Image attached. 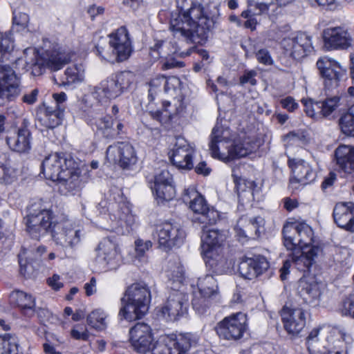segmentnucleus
<instances>
[{
    "instance_id": "f257e3e1",
    "label": "nucleus",
    "mask_w": 354,
    "mask_h": 354,
    "mask_svg": "<svg viewBox=\"0 0 354 354\" xmlns=\"http://www.w3.org/2000/svg\"><path fill=\"white\" fill-rule=\"evenodd\" d=\"M218 3H213L214 10L210 16L200 4H193L182 14L172 15L170 29L174 36L188 42H196V37L207 39L209 32L214 28V17L219 15Z\"/></svg>"
},
{
    "instance_id": "f03ea898",
    "label": "nucleus",
    "mask_w": 354,
    "mask_h": 354,
    "mask_svg": "<svg viewBox=\"0 0 354 354\" xmlns=\"http://www.w3.org/2000/svg\"><path fill=\"white\" fill-rule=\"evenodd\" d=\"M41 169L46 178L59 182V189L63 194H75L84 186L79 162L71 154H50L42 162Z\"/></svg>"
},
{
    "instance_id": "7ed1b4c3",
    "label": "nucleus",
    "mask_w": 354,
    "mask_h": 354,
    "mask_svg": "<svg viewBox=\"0 0 354 354\" xmlns=\"http://www.w3.org/2000/svg\"><path fill=\"white\" fill-rule=\"evenodd\" d=\"M12 49L10 35L0 32V104L12 100L20 92V79L5 60Z\"/></svg>"
},
{
    "instance_id": "20e7f679",
    "label": "nucleus",
    "mask_w": 354,
    "mask_h": 354,
    "mask_svg": "<svg viewBox=\"0 0 354 354\" xmlns=\"http://www.w3.org/2000/svg\"><path fill=\"white\" fill-rule=\"evenodd\" d=\"M150 299V290L145 283H132L121 298L119 316L129 322L141 319L148 311Z\"/></svg>"
},
{
    "instance_id": "39448f33",
    "label": "nucleus",
    "mask_w": 354,
    "mask_h": 354,
    "mask_svg": "<svg viewBox=\"0 0 354 354\" xmlns=\"http://www.w3.org/2000/svg\"><path fill=\"white\" fill-rule=\"evenodd\" d=\"M226 239L223 231L206 229L203 227L201 234V254L207 266L216 273L224 271L225 259L222 254L221 245Z\"/></svg>"
},
{
    "instance_id": "423d86ee",
    "label": "nucleus",
    "mask_w": 354,
    "mask_h": 354,
    "mask_svg": "<svg viewBox=\"0 0 354 354\" xmlns=\"http://www.w3.org/2000/svg\"><path fill=\"white\" fill-rule=\"evenodd\" d=\"M284 245L288 250L309 249L313 241L311 227L304 222L288 223L283 228Z\"/></svg>"
},
{
    "instance_id": "0eeeda50",
    "label": "nucleus",
    "mask_w": 354,
    "mask_h": 354,
    "mask_svg": "<svg viewBox=\"0 0 354 354\" xmlns=\"http://www.w3.org/2000/svg\"><path fill=\"white\" fill-rule=\"evenodd\" d=\"M183 201L189 203V207L195 214L194 221L206 225L215 224L219 218L218 212L209 207L205 198L194 188L185 191Z\"/></svg>"
},
{
    "instance_id": "6e6552de",
    "label": "nucleus",
    "mask_w": 354,
    "mask_h": 354,
    "mask_svg": "<svg viewBox=\"0 0 354 354\" xmlns=\"http://www.w3.org/2000/svg\"><path fill=\"white\" fill-rule=\"evenodd\" d=\"M52 212L47 209L35 208L32 205L29 214L24 218L26 231L35 239H39L48 232L52 234L54 223Z\"/></svg>"
},
{
    "instance_id": "1a4fd4ad",
    "label": "nucleus",
    "mask_w": 354,
    "mask_h": 354,
    "mask_svg": "<svg viewBox=\"0 0 354 354\" xmlns=\"http://www.w3.org/2000/svg\"><path fill=\"white\" fill-rule=\"evenodd\" d=\"M84 234L75 223L65 221L53 225L52 236L55 243L64 250H75L80 245Z\"/></svg>"
},
{
    "instance_id": "9d476101",
    "label": "nucleus",
    "mask_w": 354,
    "mask_h": 354,
    "mask_svg": "<svg viewBox=\"0 0 354 354\" xmlns=\"http://www.w3.org/2000/svg\"><path fill=\"white\" fill-rule=\"evenodd\" d=\"M198 292L194 294L192 301L193 308L199 314H203L210 304V299L219 297L218 283L213 276L207 274L199 277Z\"/></svg>"
},
{
    "instance_id": "9b49d317",
    "label": "nucleus",
    "mask_w": 354,
    "mask_h": 354,
    "mask_svg": "<svg viewBox=\"0 0 354 354\" xmlns=\"http://www.w3.org/2000/svg\"><path fill=\"white\" fill-rule=\"evenodd\" d=\"M247 328V316L242 313L225 317L215 326L216 333L219 338L228 341H237L241 339Z\"/></svg>"
},
{
    "instance_id": "f8f14e48",
    "label": "nucleus",
    "mask_w": 354,
    "mask_h": 354,
    "mask_svg": "<svg viewBox=\"0 0 354 354\" xmlns=\"http://www.w3.org/2000/svg\"><path fill=\"white\" fill-rule=\"evenodd\" d=\"M280 44L288 55L297 60L304 58L313 50L311 37L302 32L290 34L281 39Z\"/></svg>"
},
{
    "instance_id": "ddd939ff",
    "label": "nucleus",
    "mask_w": 354,
    "mask_h": 354,
    "mask_svg": "<svg viewBox=\"0 0 354 354\" xmlns=\"http://www.w3.org/2000/svg\"><path fill=\"white\" fill-rule=\"evenodd\" d=\"M96 264L104 271L115 269L119 265L120 251L114 238L103 239L95 249Z\"/></svg>"
},
{
    "instance_id": "4468645a",
    "label": "nucleus",
    "mask_w": 354,
    "mask_h": 354,
    "mask_svg": "<svg viewBox=\"0 0 354 354\" xmlns=\"http://www.w3.org/2000/svg\"><path fill=\"white\" fill-rule=\"evenodd\" d=\"M106 158L110 163L118 164L122 169H131L138 161L135 148L127 142L110 145L106 149Z\"/></svg>"
},
{
    "instance_id": "2eb2a0df",
    "label": "nucleus",
    "mask_w": 354,
    "mask_h": 354,
    "mask_svg": "<svg viewBox=\"0 0 354 354\" xmlns=\"http://www.w3.org/2000/svg\"><path fill=\"white\" fill-rule=\"evenodd\" d=\"M156 235L159 247L165 250L183 244L185 233L176 223L165 222L157 226Z\"/></svg>"
},
{
    "instance_id": "dca6fc26",
    "label": "nucleus",
    "mask_w": 354,
    "mask_h": 354,
    "mask_svg": "<svg viewBox=\"0 0 354 354\" xmlns=\"http://www.w3.org/2000/svg\"><path fill=\"white\" fill-rule=\"evenodd\" d=\"M317 66L328 90L337 87L339 80L346 72V68L340 63L327 57L319 59Z\"/></svg>"
},
{
    "instance_id": "f3484780",
    "label": "nucleus",
    "mask_w": 354,
    "mask_h": 354,
    "mask_svg": "<svg viewBox=\"0 0 354 354\" xmlns=\"http://www.w3.org/2000/svg\"><path fill=\"white\" fill-rule=\"evenodd\" d=\"M194 147L184 138L178 137L169 155L176 167L182 170H191L194 168Z\"/></svg>"
},
{
    "instance_id": "a211bd4d",
    "label": "nucleus",
    "mask_w": 354,
    "mask_h": 354,
    "mask_svg": "<svg viewBox=\"0 0 354 354\" xmlns=\"http://www.w3.org/2000/svg\"><path fill=\"white\" fill-rule=\"evenodd\" d=\"M72 54L61 48L46 50V53L34 63L32 72L41 74V66H45L51 71H58L71 60Z\"/></svg>"
},
{
    "instance_id": "6ab92c4d",
    "label": "nucleus",
    "mask_w": 354,
    "mask_h": 354,
    "mask_svg": "<svg viewBox=\"0 0 354 354\" xmlns=\"http://www.w3.org/2000/svg\"><path fill=\"white\" fill-rule=\"evenodd\" d=\"M187 307L188 295L180 291H173L161 308V313L169 321H176L186 314Z\"/></svg>"
},
{
    "instance_id": "aec40b11",
    "label": "nucleus",
    "mask_w": 354,
    "mask_h": 354,
    "mask_svg": "<svg viewBox=\"0 0 354 354\" xmlns=\"http://www.w3.org/2000/svg\"><path fill=\"white\" fill-rule=\"evenodd\" d=\"M130 342L138 353H145L150 351L153 336L150 326L145 323H137L129 330Z\"/></svg>"
},
{
    "instance_id": "412c9836",
    "label": "nucleus",
    "mask_w": 354,
    "mask_h": 354,
    "mask_svg": "<svg viewBox=\"0 0 354 354\" xmlns=\"http://www.w3.org/2000/svg\"><path fill=\"white\" fill-rule=\"evenodd\" d=\"M109 43L119 57V62L127 60L133 51L132 42L129 31L124 26H121L109 35Z\"/></svg>"
},
{
    "instance_id": "4be33fe9",
    "label": "nucleus",
    "mask_w": 354,
    "mask_h": 354,
    "mask_svg": "<svg viewBox=\"0 0 354 354\" xmlns=\"http://www.w3.org/2000/svg\"><path fill=\"white\" fill-rule=\"evenodd\" d=\"M324 46L328 50L346 49L351 46L352 38L342 27L328 28L323 32Z\"/></svg>"
},
{
    "instance_id": "5701e85b",
    "label": "nucleus",
    "mask_w": 354,
    "mask_h": 354,
    "mask_svg": "<svg viewBox=\"0 0 354 354\" xmlns=\"http://www.w3.org/2000/svg\"><path fill=\"white\" fill-rule=\"evenodd\" d=\"M263 225V219L261 217L248 218L246 216H242L234 227L236 236L239 241L242 242L248 239H257L260 236V229Z\"/></svg>"
},
{
    "instance_id": "b1692460",
    "label": "nucleus",
    "mask_w": 354,
    "mask_h": 354,
    "mask_svg": "<svg viewBox=\"0 0 354 354\" xmlns=\"http://www.w3.org/2000/svg\"><path fill=\"white\" fill-rule=\"evenodd\" d=\"M281 318L287 333L297 335L306 326V313L301 308H283Z\"/></svg>"
},
{
    "instance_id": "393cba45",
    "label": "nucleus",
    "mask_w": 354,
    "mask_h": 354,
    "mask_svg": "<svg viewBox=\"0 0 354 354\" xmlns=\"http://www.w3.org/2000/svg\"><path fill=\"white\" fill-rule=\"evenodd\" d=\"M232 141V136L230 129L227 127L217 122L212 129L210 135L209 147L211 156L214 158L219 159L221 153L223 151L221 149L220 145L231 144Z\"/></svg>"
},
{
    "instance_id": "a878e982",
    "label": "nucleus",
    "mask_w": 354,
    "mask_h": 354,
    "mask_svg": "<svg viewBox=\"0 0 354 354\" xmlns=\"http://www.w3.org/2000/svg\"><path fill=\"white\" fill-rule=\"evenodd\" d=\"M269 268L267 259L261 255L252 258L243 259L239 266L241 275L247 279L252 280L261 274Z\"/></svg>"
},
{
    "instance_id": "bb28decb",
    "label": "nucleus",
    "mask_w": 354,
    "mask_h": 354,
    "mask_svg": "<svg viewBox=\"0 0 354 354\" xmlns=\"http://www.w3.org/2000/svg\"><path fill=\"white\" fill-rule=\"evenodd\" d=\"M333 218L338 227L349 232H354V203H339L333 209Z\"/></svg>"
},
{
    "instance_id": "cd10ccee",
    "label": "nucleus",
    "mask_w": 354,
    "mask_h": 354,
    "mask_svg": "<svg viewBox=\"0 0 354 354\" xmlns=\"http://www.w3.org/2000/svg\"><path fill=\"white\" fill-rule=\"evenodd\" d=\"M292 250L293 252L290 258L292 263L298 270L305 272L309 271L318 255L319 248L317 246H311L309 249L295 248Z\"/></svg>"
},
{
    "instance_id": "c85d7f7f",
    "label": "nucleus",
    "mask_w": 354,
    "mask_h": 354,
    "mask_svg": "<svg viewBox=\"0 0 354 354\" xmlns=\"http://www.w3.org/2000/svg\"><path fill=\"white\" fill-rule=\"evenodd\" d=\"M121 94L112 75L102 81L91 91V96L101 104L106 102L109 100L115 99Z\"/></svg>"
},
{
    "instance_id": "c756f323",
    "label": "nucleus",
    "mask_w": 354,
    "mask_h": 354,
    "mask_svg": "<svg viewBox=\"0 0 354 354\" xmlns=\"http://www.w3.org/2000/svg\"><path fill=\"white\" fill-rule=\"evenodd\" d=\"M297 290L299 297L309 304L317 302L322 295L321 285L313 279L301 278Z\"/></svg>"
},
{
    "instance_id": "7c9ffc66",
    "label": "nucleus",
    "mask_w": 354,
    "mask_h": 354,
    "mask_svg": "<svg viewBox=\"0 0 354 354\" xmlns=\"http://www.w3.org/2000/svg\"><path fill=\"white\" fill-rule=\"evenodd\" d=\"M94 124L96 127L97 133L109 140L115 138L124 127L120 120L116 117L113 118L111 116L98 118Z\"/></svg>"
},
{
    "instance_id": "2f4dec72",
    "label": "nucleus",
    "mask_w": 354,
    "mask_h": 354,
    "mask_svg": "<svg viewBox=\"0 0 354 354\" xmlns=\"http://www.w3.org/2000/svg\"><path fill=\"white\" fill-rule=\"evenodd\" d=\"M293 177L290 180V185L292 189H299V185H306L313 182L315 178V174L313 172L308 163L304 161L297 162L292 167Z\"/></svg>"
},
{
    "instance_id": "473e14b6",
    "label": "nucleus",
    "mask_w": 354,
    "mask_h": 354,
    "mask_svg": "<svg viewBox=\"0 0 354 354\" xmlns=\"http://www.w3.org/2000/svg\"><path fill=\"white\" fill-rule=\"evenodd\" d=\"M111 223L109 227H104L107 230L115 231L118 233H124L129 231V228L135 223V216L131 214V210L127 205L120 207L116 214L113 215Z\"/></svg>"
},
{
    "instance_id": "72a5a7b5",
    "label": "nucleus",
    "mask_w": 354,
    "mask_h": 354,
    "mask_svg": "<svg viewBox=\"0 0 354 354\" xmlns=\"http://www.w3.org/2000/svg\"><path fill=\"white\" fill-rule=\"evenodd\" d=\"M336 164L339 169L345 173L354 171V147L339 145L335 151Z\"/></svg>"
},
{
    "instance_id": "f704fd0d",
    "label": "nucleus",
    "mask_w": 354,
    "mask_h": 354,
    "mask_svg": "<svg viewBox=\"0 0 354 354\" xmlns=\"http://www.w3.org/2000/svg\"><path fill=\"white\" fill-rule=\"evenodd\" d=\"M9 147L15 151L24 153L30 149V133L26 128L19 129L15 136L6 138Z\"/></svg>"
},
{
    "instance_id": "c9c22d12",
    "label": "nucleus",
    "mask_w": 354,
    "mask_h": 354,
    "mask_svg": "<svg viewBox=\"0 0 354 354\" xmlns=\"http://www.w3.org/2000/svg\"><path fill=\"white\" fill-rule=\"evenodd\" d=\"M64 112L56 109L53 106H45L39 109L37 113V120L41 124L48 129H54L59 126L63 119Z\"/></svg>"
},
{
    "instance_id": "e433bc0d",
    "label": "nucleus",
    "mask_w": 354,
    "mask_h": 354,
    "mask_svg": "<svg viewBox=\"0 0 354 354\" xmlns=\"http://www.w3.org/2000/svg\"><path fill=\"white\" fill-rule=\"evenodd\" d=\"M176 84H179V80L174 77L169 79H166L163 75L154 77L149 83V100L153 101L158 93L162 91V88L165 93H168L169 85H171L174 88Z\"/></svg>"
},
{
    "instance_id": "4c0bfd02",
    "label": "nucleus",
    "mask_w": 354,
    "mask_h": 354,
    "mask_svg": "<svg viewBox=\"0 0 354 354\" xmlns=\"http://www.w3.org/2000/svg\"><path fill=\"white\" fill-rule=\"evenodd\" d=\"M255 148L256 146L248 142L233 144L232 141L230 149L223 150L220 154L219 160L227 162L234 158H241L250 153Z\"/></svg>"
},
{
    "instance_id": "58836bf2",
    "label": "nucleus",
    "mask_w": 354,
    "mask_h": 354,
    "mask_svg": "<svg viewBox=\"0 0 354 354\" xmlns=\"http://www.w3.org/2000/svg\"><path fill=\"white\" fill-rule=\"evenodd\" d=\"M319 329H313L306 338V344L310 354H346V351H331L326 346L319 342Z\"/></svg>"
},
{
    "instance_id": "ea45409f",
    "label": "nucleus",
    "mask_w": 354,
    "mask_h": 354,
    "mask_svg": "<svg viewBox=\"0 0 354 354\" xmlns=\"http://www.w3.org/2000/svg\"><path fill=\"white\" fill-rule=\"evenodd\" d=\"M275 0H248V9L243 11L241 17H248L251 13L257 15L268 14L272 7L275 6Z\"/></svg>"
},
{
    "instance_id": "a19ab883",
    "label": "nucleus",
    "mask_w": 354,
    "mask_h": 354,
    "mask_svg": "<svg viewBox=\"0 0 354 354\" xmlns=\"http://www.w3.org/2000/svg\"><path fill=\"white\" fill-rule=\"evenodd\" d=\"M175 52L176 48L170 42L160 40L156 41L150 48L149 54L153 59H157L159 57H167Z\"/></svg>"
},
{
    "instance_id": "79ce46f5",
    "label": "nucleus",
    "mask_w": 354,
    "mask_h": 354,
    "mask_svg": "<svg viewBox=\"0 0 354 354\" xmlns=\"http://www.w3.org/2000/svg\"><path fill=\"white\" fill-rule=\"evenodd\" d=\"M64 76L65 77L61 83L64 86L82 82L84 79L83 66L77 64L68 66L64 72Z\"/></svg>"
},
{
    "instance_id": "37998d69",
    "label": "nucleus",
    "mask_w": 354,
    "mask_h": 354,
    "mask_svg": "<svg viewBox=\"0 0 354 354\" xmlns=\"http://www.w3.org/2000/svg\"><path fill=\"white\" fill-rule=\"evenodd\" d=\"M11 302L22 309H32L35 306V299L32 295L23 291L16 290L10 294Z\"/></svg>"
},
{
    "instance_id": "c03bdc74",
    "label": "nucleus",
    "mask_w": 354,
    "mask_h": 354,
    "mask_svg": "<svg viewBox=\"0 0 354 354\" xmlns=\"http://www.w3.org/2000/svg\"><path fill=\"white\" fill-rule=\"evenodd\" d=\"M339 125L343 133L354 137V104L341 116Z\"/></svg>"
},
{
    "instance_id": "a18cd8bd",
    "label": "nucleus",
    "mask_w": 354,
    "mask_h": 354,
    "mask_svg": "<svg viewBox=\"0 0 354 354\" xmlns=\"http://www.w3.org/2000/svg\"><path fill=\"white\" fill-rule=\"evenodd\" d=\"M121 93L128 90L136 81L135 74L129 71H124L112 75Z\"/></svg>"
},
{
    "instance_id": "49530a36",
    "label": "nucleus",
    "mask_w": 354,
    "mask_h": 354,
    "mask_svg": "<svg viewBox=\"0 0 354 354\" xmlns=\"http://www.w3.org/2000/svg\"><path fill=\"white\" fill-rule=\"evenodd\" d=\"M106 315L102 310H93L87 317V323L93 328L97 330H103L106 327L105 322Z\"/></svg>"
},
{
    "instance_id": "de8ad7c7",
    "label": "nucleus",
    "mask_w": 354,
    "mask_h": 354,
    "mask_svg": "<svg viewBox=\"0 0 354 354\" xmlns=\"http://www.w3.org/2000/svg\"><path fill=\"white\" fill-rule=\"evenodd\" d=\"M0 354H20L17 337L8 335L0 339Z\"/></svg>"
},
{
    "instance_id": "09e8293b",
    "label": "nucleus",
    "mask_w": 354,
    "mask_h": 354,
    "mask_svg": "<svg viewBox=\"0 0 354 354\" xmlns=\"http://www.w3.org/2000/svg\"><path fill=\"white\" fill-rule=\"evenodd\" d=\"M320 105L322 117L327 118L340 106V97L335 95L326 97L320 100Z\"/></svg>"
},
{
    "instance_id": "8fccbe9b",
    "label": "nucleus",
    "mask_w": 354,
    "mask_h": 354,
    "mask_svg": "<svg viewBox=\"0 0 354 354\" xmlns=\"http://www.w3.org/2000/svg\"><path fill=\"white\" fill-rule=\"evenodd\" d=\"M159 202L169 201L172 200L176 194L174 186L172 183L165 184L152 189Z\"/></svg>"
},
{
    "instance_id": "3c124183",
    "label": "nucleus",
    "mask_w": 354,
    "mask_h": 354,
    "mask_svg": "<svg viewBox=\"0 0 354 354\" xmlns=\"http://www.w3.org/2000/svg\"><path fill=\"white\" fill-rule=\"evenodd\" d=\"M304 106V111L309 117L317 119L322 118L321 115L320 101H315L313 99H303L301 100Z\"/></svg>"
},
{
    "instance_id": "603ef678",
    "label": "nucleus",
    "mask_w": 354,
    "mask_h": 354,
    "mask_svg": "<svg viewBox=\"0 0 354 354\" xmlns=\"http://www.w3.org/2000/svg\"><path fill=\"white\" fill-rule=\"evenodd\" d=\"M97 55L103 59L110 62H120L119 57L115 52L113 48L109 43L107 46L103 47L100 44L95 46Z\"/></svg>"
},
{
    "instance_id": "864d4df0",
    "label": "nucleus",
    "mask_w": 354,
    "mask_h": 354,
    "mask_svg": "<svg viewBox=\"0 0 354 354\" xmlns=\"http://www.w3.org/2000/svg\"><path fill=\"white\" fill-rule=\"evenodd\" d=\"M29 21V17L27 14L14 11L13 12V25L17 28V30H24L27 28Z\"/></svg>"
},
{
    "instance_id": "5fc2aeb1",
    "label": "nucleus",
    "mask_w": 354,
    "mask_h": 354,
    "mask_svg": "<svg viewBox=\"0 0 354 354\" xmlns=\"http://www.w3.org/2000/svg\"><path fill=\"white\" fill-rule=\"evenodd\" d=\"M173 183L172 176L167 169H163L158 173L154 177V184L151 189L165 184Z\"/></svg>"
},
{
    "instance_id": "6e6d98bb",
    "label": "nucleus",
    "mask_w": 354,
    "mask_h": 354,
    "mask_svg": "<svg viewBox=\"0 0 354 354\" xmlns=\"http://www.w3.org/2000/svg\"><path fill=\"white\" fill-rule=\"evenodd\" d=\"M339 310L342 315L354 318V295H350L344 300Z\"/></svg>"
},
{
    "instance_id": "4d7b16f0",
    "label": "nucleus",
    "mask_w": 354,
    "mask_h": 354,
    "mask_svg": "<svg viewBox=\"0 0 354 354\" xmlns=\"http://www.w3.org/2000/svg\"><path fill=\"white\" fill-rule=\"evenodd\" d=\"M14 178V171L8 165L0 168V183H11Z\"/></svg>"
},
{
    "instance_id": "13d9d810",
    "label": "nucleus",
    "mask_w": 354,
    "mask_h": 354,
    "mask_svg": "<svg viewBox=\"0 0 354 354\" xmlns=\"http://www.w3.org/2000/svg\"><path fill=\"white\" fill-rule=\"evenodd\" d=\"M71 335L73 338L77 340H88L89 333L87 330H83L80 325H76L71 331Z\"/></svg>"
},
{
    "instance_id": "bf43d9fd",
    "label": "nucleus",
    "mask_w": 354,
    "mask_h": 354,
    "mask_svg": "<svg viewBox=\"0 0 354 354\" xmlns=\"http://www.w3.org/2000/svg\"><path fill=\"white\" fill-rule=\"evenodd\" d=\"M256 57L259 62L264 65H272L273 63L270 52L265 48L259 50L256 53Z\"/></svg>"
},
{
    "instance_id": "052dcab7",
    "label": "nucleus",
    "mask_w": 354,
    "mask_h": 354,
    "mask_svg": "<svg viewBox=\"0 0 354 354\" xmlns=\"http://www.w3.org/2000/svg\"><path fill=\"white\" fill-rule=\"evenodd\" d=\"M151 246L152 243L149 240L137 239L135 241L136 252L140 257L143 256L145 252L149 250Z\"/></svg>"
},
{
    "instance_id": "680f3d73",
    "label": "nucleus",
    "mask_w": 354,
    "mask_h": 354,
    "mask_svg": "<svg viewBox=\"0 0 354 354\" xmlns=\"http://www.w3.org/2000/svg\"><path fill=\"white\" fill-rule=\"evenodd\" d=\"M53 97L55 104V106L53 107L64 112L66 108L65 102L67 99L66 93L64 92H61L59 93H54L53 95Z\"/></svg>"
},
{
    "instance_id": "e2e57ef3",
    "label": "nucleus",
    "mask_w": 354,
    "mask_h": 354,
    "mask_svg": "<svg viewBox=\"0 0 354 354\" xmlns=\"http://www.w3.org/2000/svg\"><path fill=\"white\" fill-rule=\"evenodd\" d=\"M256 72L253 71H250L246 72L241 77V84H244L249 83L251 85H255L257 84V80L254 77L256 75Z\"/></svg>"
},
{
    "instance_id": "0e129e2a",
    "label": "nucleus",
    "mask_w": 354,
    "mask_h": 354,
    "mask_svg": "<svg viewBox=\"0 0 354 354\" xmlns=\"http://www.w3.org/2000/svg\"><path fill=\"white\" fill-rule=\"evenodd\" d=\"M38 93H39L38 89L35 88V89L32 90L30 93H26L23 96L22 100L24 102H25L26 104H32L37 101Z\"/></svg>"
},
{
    "instance_id": "69168bd1",
    "label": "nucleus",
    "mask_w": 354,
    "mask_h": 354,
    "mask_svg": "<svg viewBox=\"0 0 354 354\" xmlns=\"http://www.w3.org/2000/svg\"><path fill=\"white\" fill-rule=\"evenodd\" d=\"M184 64L182 62L176 61L174 59H167L162 65L163 70H168L174 68H182Z\"/></svg>"
},
{
    "instance_id": "338daca9",
    "label": "nucleus",
    "mask_w": 354,
    "mask_h": 354,
    "mask_svg": "<svg viewBox=\"0 0 354 354\" xmlns=\"http://www.w3.org/2000/svg\"><path fill=\"white\" fill-rule=\"evenodd\" d=\"M283 108L288 109L289 111H295L298 104L295 102V100L291 97H287L285 99H283L281 102Z\"/></svg>"
},
{
    "instance_id": "774afa93",
    "label": "nucleus",
    "mask_w": 354,
    "mask_h": 354,
    "mask_svg": "<svg viewBox=\"0 0 354 354\" xmlns=\"http://www.w3.org/2000/svg\"><path fill=\"white\" fill-rule=\"evenodd\" d=\"M48 283L55 290H59L63 286L60 277L57 274H53L52 277L49 278Z\"/></svg>"
}]
</instances>
